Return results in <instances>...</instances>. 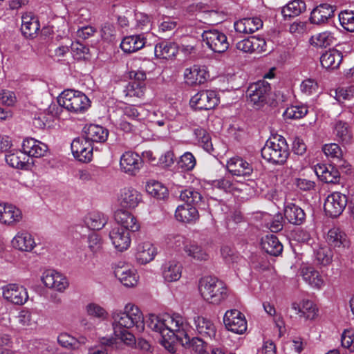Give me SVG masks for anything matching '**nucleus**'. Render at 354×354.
Here are the masks:
<instances>
[{"instance_id":"18","label":"nucleus","mask_w":354,"mask_h":354,"mask_svg":"<svg viewBox=\"0 0 354 354\" xmlns=\"http://www.w3.org/2000/svg\"><path fill=\"white\" fill-rule=\"evenodd\" d=\"M22 150L26 156L41 158L47 153L48 147L46 144L39 140L28 138L23 141Z\"/></svg>"},{"instance_id":"8","label":"nucleus","mask_w":354,"mask_h":354,"mask_svg":"<svg viewBox=\"0 0 354 354\" xmlns=\"http://www.w3.org/2000/svg\"><path fill=\"white\" fill-rule=\"evenodd\" d=\"M348 202L347 196L339 192H335L326 198L324 208L326 214L332 218L340 216L345 209Z\"/></svg>"},{"instance_id":"32","label":"nucleus","mask_w":354,"mask_h":354,"mask_svg":"<svg viewBox=\"0 0 354 354\" xmlns=\"http://www.w3.org/2000/svg\"><path fill=\"white\" fill-rule=\"evenodd\" d=\"M136 250V258L140 264L149 263L157 254L156 248L150 242H144L138 244Z\"/></svg>"},{"instance_id":"23","label":"nucleus","mask_w":354,"mask_h":354,"mask_svg":"<svg viewBox=\"0 0 354 354\" xmlns=\"http://www.w3.org/2000/svg\"><path fill=\"white\" fill-rule=\"evenodd\" d=\"M315 172L318 178L326 183H337L340 179V174L337 168L331 165H317Z\"/></svg>"},{"instance_id":"59","label":"nucleus","mask_w":354,"mask_h":354,"mask_svg":"<svg viewBox=\"0 0 354 354\" xmlns=\"http://www.w3.org/2000/svg\"><path fill=\"white\" fill-rule=\"evenodd\" d=\"M196 159L190 152H186L181 156L178 162V166L184 171H191L196 165Z\"/></svg>"},{"instance_id":"56","label":"nucleus","mask_w":354,"mask_h":354,"mask_svg":"<svg viewBox=\"0 0 354 354\" xmlns=\"http://www.w3.org/2000/svg\"><path fill=\"white\" fill-rule=\"evenodd\" d=\"M307 113L308 109L305 106H291L285 110L283 115L289 119H300L306 115Z\"/></svg>"},{"instance_id":"26","label":"nucleus","mask_w":354,"mask_h":354,"mask_svg":"<svg viewBox=\"0 0 354 354\" xmlns=\"http://www.w3.org/2000/svg\"><path fill=\"white\" fill-rule=\"evenodd\" d=\"M343 55L339 50L332 48L324 53L320 57L322 66L326 70H335L342 62Z\"/></svg>"},{"instance_id":"30","label":"nucleus","mask_w":354,"mask_h":354,"mask_svg":"<svg viewBox=\"0 0 354 354\" xmlns=\"http://www.w3.org/2000/svg\"><path fill=\"white\" fill-rule=\"evenodd\" d=\"M40 28L37 17L32 13H26L21 17V30L26 37H35Z\"/></svg>"},{"instance_id":"46","label":"nucleus","mask_w":354,"mask_h":354,"mask_svg":"<svg viewBox=\"0 0 354 354\" xmlns=\"http://www.w3.org/2000/svg\"><path fill=\"white\" fill-rule=\"evenodd\" d=\"M146 191L151 196L160 200H164L169 196L167 188L161 183L156 180L147 182Z\"/></svg>"},{"instance_id":"62","label":"nucleus","mask_w":354,"mask_h":354,"mask_svg":"<svg viewBox=\"0 0 354 354\" xmlns=\"http://www.w3.org/2000/svg\"><path fill=\"white\" fill-rule=\"evenodd\" d=\"M57 342L63 347L71 349L77 348L76 338L66 333H61L57 337Z\"/></svg>"},{"instance_id":"53","label":"nucleus","mask_w":354,"mask_h":354,"mask_svg":"<svg viewBox=\"0 0 354 354\" xmlns=\"http://www.w3.org/2000/svg\"><path fill=\"white\" fill-rule=\"evenodd\" d=\"M211 185L213 187L223 190L225 192H232L236 189L232 178L230 176L214 180Z\"/></svg>"},{"instance_id":"37","label":"nucleus","mask_w":354,"mask_h":354,"mask_svg":"<svg viewBox=\"0 0 354 354\" xmlns=\"http://www.w3.org/2000/svg\"><path fill=\"white\" fill-rule=\"evenodd\" d=\"M175 217L180 222L191 223L196 221L199 218V214L196 207L186 204L178 206Z\"/></svg>"},{"instance_id":"28","label":"nucleus","mask_w":354,"mask_h":354,"mask_svg":"<svg viewBox=\"0 0 354 354\" xmlns=\"http://www.w3.org/2000/svg\"><path fill=\"white\" fill-rule=\"evenodd\" d=\"M187 328L188 325L184 322L181 332H179L180 333L177 335V337L180 339V344L199 353L206 346L205 342L200 338L190 337L187 332Z\"/></svg>"},{"instance_id":"61","label":"nucleus","mask_w":354,"mask_h":354,"mask_svg":"<svg viewBox=\"0 0 354 354\" xmlns=\"http://www.w3.org/2000/svg\"><path fill=\"white\" fill-rule=\"evenodd\" d=\"M165 240L167 245L169 248H174L176 250L180 248L183 245L184 246L186 244L184 236L180 234H168Z\"/></svg>"},{"instance_id":"5","label":"nucleus","mask_w":354,"mask_h":354,"mask_svg":"<svg viewBox=\"0 0 354 354\" xmlns=\"http://www.w3.org/2000/svg\"><path fill=\"white\" fill-rule=\"evenodd\" d=\"M146 323L149 328L158 332L162 336L164 333L168 335V333H171V330L176 331L178 327H183L184 319L178 315L171 317L167 315L161 318L155 315H149Z\"/></svg>"},{"instance_id":"19","label":"nucleus","mask_w":354,"mask_h":354,"mask_svg":"<svg viewBox=\"0 0 354 354\" xmlns=\"http://www.w3.org/2000/svg\"><path fill=\"white\" fill-rule=\"evenodd\" d=\"M42 281L46 287L59 292L64 291L68 286L66 278L55 270L46 271Z\"/></svg>"},{"instance_id":"33","label":"nucleus","mask_w":354,"mask_h":354,"mask_svg":"<svg viewBox=\"0 0 354 354\" xmlns=\"http://www.w3.org/2000/svg\"><path fill=\"white\" fill-rule=\"evenodd\" d=\"M184 77L185 82L188 85H199L206 81L207 73L205 70L201 68L198 66L194 65L185 70Z\"/></svg>"},{"instance_id":"6","label":"nucleus","mask_w":354,"mask_h":354,"mask_svg":"<svg viewBox=\"0 0 354 354\" xmlns=\"http://www.w3.org/2000/svg\"><path fill=\"white\" fill-rule=\"evenodd\" d=\"M270 91V84L264 80L252 83L247 90L248 101L260 107L266 103Z\"/></svg>"},{"instance_id":"57","label":"nucleus","mask_w":354,"mask_h":354,"mask_svg":"<svg viewBox=\"0 0 354 354\" xmlns=\"http://www.w3.org/2000/svg\"><path fill=\"white\" fill-rule=\"evenodd\" d=\"M322 151L328 158H336L341 160L343 155L342 150L337 143L325 144Z\"/></svg>"},{"instance_id":"63","label":"nucleus","mask_w":354,"mask_h":354,"mask_svg":"<svg viewBox=\"0 0 354 354\" xmlns=\"http://www.w3.org/2000/svg\"><path fill=\"white\" fill-rule=\"evenodd\" d=\"M300 88L303 93L306 95H310L317 91L318 84L315 80L307 79L301 82Z\"/></svg>"},{"instance_id":"47","label":"nucleus","mask_w":354,"mask_h":354,"mask_svg":"<svg viewBox=\"0 0 354 354\" xmlns=\"http://www.w3.org/2000/svg\"><path fill=\"white\" fill-rule=\"evenodd\" d=\"M303 279L313 288H320L324 285V280L318 271L312 267L304 268L301 270Z\"/></svg>"},{"instance_id":"39","label":"nucleus","mask_w":354,"mask_h":354,"mask_svg":"<svg viewBox=\"0 0 354 354\" xmlns=\"http://www.w3.org/2000/svg\"><path fill=\"white\" fill-rule=\"evenodd\" d=\"M5 160L6 162L13 168L26 169L28 166V158L23 150H13L9 151L6 155Z\"/></svg>"},{"instance_id":"52","label":"nucleus","mask_w":354,"mask_h":354,"mask_svg":"<svg viewBox=\"0 0 354 354\" xmlns=\"http://www.w3.org/2000/svg\"><path fill=\"white\" fill-rule=\"evenodd\" d=\"M333 37L329 32H323L313 35L310 39V44L319 48H326L332 44Z\"/></svg>"},{"instance_id":"24","label":"nucleus","mask_w":354,"mask_h":354,"mask_svg":"<svg viewBox=\"0 0 354 354\" xmlns=\"http://www.w3.org/2000/svg\"><path fill=\"white\" fill-rule=\"evenodd\" d=\"M22 218V214L16 207L0 203V223L6 225H12L19 222Z\"/></svg>"},{"instance_id":"60","label":"nucleus","mask_w":354,"mask_h":354,"mask_svg":"<svg viewBox=\"0 0 354 354\" xmlns=\"http://www.w3.org/2000/svg\"><path fill=\"white\" fill-rule=\"evenodd\" d=\"M221 256L228 264L238 262L241 259L239 254L229 246H223L221 249Z\"/></svg>"},{"instance_id":"49","label":"nucleus","mask_w":354,"mask_h":354,"mask_svg":"<svg viewBox=\"0 0 354 354\" xmlns=\"http://www.w3.org/2000/svg\"><path fill=\"white\" fill-rule=\"evenodd\" d=\"M183 327H178L176 331L171 330V333H164L163 335L160 336L159 342L169 352L174 353L176 351L175 342L180 343V339L177 337L179 332H181Z\"/></svg>"},{"instance_id":"1","label":"nucleus","mask_w":354,"mask_h":354,"mask_svg":"<svg viewBox=\"0 0 354 354\" xmlns=\"http://www.w3.org/2000/svg\"><path fill=\"white\" fill-rule=\"evenodd\" d=\"M112 326L114 333L135 328L141 333L145 329L144 317L140 310L133 304H128L124 310H115L111 313Z\"/></svg>"},{"instance_id":"42","label":"nucleus","mask_w":354,"mask_h":354,"mask_svg":"<svg viewBox=\"0 0 354 354\" xmlns=\"http://www.w3.org/2000/svg\"><path fill=\"white\" fill-rule=\"evenodd\" d=\"M262 249L272 256H279L283 251V245L273 234L267 235L261 240Z\"/></svg>"},{"instance_id":"17","label":"nucleus","mask_w":354,"mask_h":354,"mask_svg":"<svg viewBox=\"0 0 354 354\" xmlns=\"http://www.w3.org/2000/svg\"><path fill=\"white\" fill-rule=\"evenodd\" d=\"M333 134L335 140L343 146L351 145L353 139V133L350 124L343 120H337L333 127Z\"/></svg>"},{"instance_id":"11","label":"nucleus","mask_w":354,"mask_h":354,"mask_svg":"<svg viewBox=\"0 0 354 354\" xmlns=\"http://www.w3.org/2000/svg\"><path fill=\"white\" fill-rule=\"evenodd\" d=\"M326 240L330 247L340 254L348 250L351 244L346 233L337 227H333L328 230Z\"/></svg>"},{"instance_id":"14","label":"nucleus","mask_w":354,"mask_h":354,"mask_svg":"<svg viewBox=\"0 0 354 354\" xmlns=\"http://www.w3.org/2000/svg\"><path fill=\"white\" fill-rule=\"evenodd\" d=\"M142 166V159L136 153L126 151L120 157V167L122 171L131 176H135Z\"/></svg>"},{"instance_id":"27","label":"nucleus","mask_w":354,"mask_h":354,"mask_svg":"<svg viewBox=\"0 0 354 354\" xmlns=\"http://www.w3.org/2000/svg\"><path fill=\"white\" fill-rule=\"evenodd\" d=\"M12 246L19 250L30 252L36 246L32 234L27 231H20L12 240Z\"/></svg>"},{"instance_id":"51","label":"nucleus","mask_w":354,"mask_h":354,"mask_svg":"<svg viewBox=\"0 0 354 354\" xmlns=\"http://www.w3.org/2000/svg\"><path fill=\"white\" fill-rule=\"evenodd\" d=\"M333 252L330 248L320 247L315 251V261L323 266H328L333 261Z\"/></svg>"},{"instance_id":"21","label":"nucleus","mask_w":354,"mask_h":354,"mask_svg":"<svg viewBox=\"0 0 354 354\" xmlns=\"http://www.w3.org/2000/svg\"><path fill=\"white\" fill-rule=\"evenodd\" d=\"M227 168L232 175L249 176L253 171L252 166L239 157L232 158L227 161Z\"/></svg>"},{"instance_id":"64","label":"nucleus","mask_w":354,"mask_h":354,"mask_svg":"<svg viewBox=\"0 0 354 354\" xmlns=\"http://www.w3.org/2000/svg\"><path fill=\"white\" fill-rule=\"evenodd\" d=\"M114 334L127 346H132L136 344V339L134 335L130 333L128 329L122 330L121 332L114 333Z\"/></svg>"},{"instance_id":"38","label":"nucleus","mask_w":354,"mask_h":354,"mask_svg":"<svg viewBox=\"0 0 354 354\" xmlns=\"http://www.w3.org/2000/svg\"><path fill=\"white\" fill-rule=\"evenodd\" d=\"M178 47L176 44L171 41H163L155 46L154 53L157 58L171 59L178 53Z\"/></svg>"},{"instance_id":"40","label":"nucleus","mask_w":354,"mask_h":354,"mask_svg":"<svg viewBox=\"0 0 354 354\" xmlns=\"http://www.w3.org/2000/svg\"><path fill=\"white\" fill-rule=\"evenodd\" d=\"M145 44L144 37L138 35H131L124 37L121 44V49L127 53H132L142 48Z\"/></svg>"},{"instance_id":"4","label":"nucleus","mask_w":354,"mask_h":354,"mask_svg":"<svg viewBox=\"0 0 354 354\" xmlns=\"http://www.w3.org/2000/svg\"><path fill=\"white\" fill-rule=\"evenodd\" d=\"M58 104L67 111L82 113L91 106L90 100L82 92L73 90H64L57 97Z\"/></svg>"},{"instance_id":"31","label":"nucleus","mask_w":354,"mask_h":354,"mask_svg":"<svg viewBox=\"0 0 354 354\" xmlns=\"http://www.w3.org/2000/svg\"><path fill=\"white\" fill-rule=\"evenodd\" d=\"M84 138L91 144L92 142L103 143L108 138L109 131L100 125L90 124L84 128Z\"/></svg>"},{"instance_id":"9","label":"nucleus","mask_w":354,"mask_h":354,"mask_svg":"<svg viewBox=\"0 0 354 354\" xmlns=\"http://www.w3.org/2000/svg\"><path fill=\"white\" fill-rule=\"evenodd\" d=\"M223 322L226 328L234 333L243 334L247 330L245 317L236 309L227 310L223 317Z\"/></svg>"},{"instance_id":"58","label":"nucleus","mask_w":354,"mask_h":354,"mask_svg":"<svg viewBox=\"0 0 354 354\" xmlns=\"http://www.w3.org/2000/svg\"><path fill=\"white\" fill-rule=\"evenodd\" d=\"M86 310L89 316L104 319L107 317L108 313L106 310L95 303H90L86 306Z\"/></svg>"},{"instance_id":"48","label":"nucleus","mask_w":354,"mask_h":354,"mask_svg":"<svg viewBox=\"0 0 354 354\" xmlns=\"http://www.w3.org/2000/svg\"><path fill=\"white\" fill-rule=\"evenodd\" d=\"M106 223L107 217L101 212H91L85 218V223L93 230H101Z\"/></svg>"},{"instance_id":"12","label":"nucleus","mask_w":354,"mask_h":354,"mask_svg":"<svg viewBox=\"0 0 354 354\" xmlns=\"http://www.w3.org/2000/svg\"><path fill=\"white\" fill-rule=\"evenodd\" d=\"M118 201L122 208L133 209L142 201V196L136 189L132 187H125L120 189Z\"/></svg>"},{"instance_id":"20","label":"nucleus","mask_w":354,"mask_h":354,"mask_svg":"<svg viewBox=\"0 0 354 354\" xmlns=\"http://www.w3.org/2000/svg\"><path fill=\"white\" fill-rule=\"evenodd\" d=\"M114 219L121 225L120 227L127 229L128 231L137 232L140 229L136 218L127 209L121 208L115 211Z\"/></svg>"},{"instance_id":"54","label":"nucleus","mask_w":354,"mask_h":354,"mask_svg":"<svg viewBox=\"0 0 354 354\" xmlns=\"http://www.w3.org/2000/svg\"><path fill=\"white\" fill-rule=\"evenodd\" d=\"M339 19L345 30L354 32V11H342L339 15Z\"/></svg>"},{"instance_id":"3","label":"nucleus","mask_w":354,"mask_h":354,"mask_svg":"<svg viewBox=\"0 0 354 354\" xmlns=\"http://www.w3.org/2000/svg\"><path fill=\"white\" fill-rule=\"evenodd\" d=\"M261 152L262 158L273 165H283L289 156L288 145L282 136L268 140Z\"/></svg>"},{"instance_id":"36","label":"nucleus","mask_w":354,"mask_h":354,"mask_svg":"<svg viewBox=\"0 0 354 354\" xmlns=\"http://www.w3.org/2000/svg\"><path fill=\"white\" fill-rule=\"evenodd\" d=\"M284 216L290 223L301 225L305 221L306 214L299 206L290 203L285 206Z\"/></svg>"},{"instance_id":"35","label":"nucleus","mask_w":354,"mask_h":354,"mask_svg":"<svg viewBox=\"0 0 354 354\" xmlns=\"http://www.w3.org/2000/svg\"><path fill=\"white\" fill-rule=\"evenodd\" d=\"M183 250L187 257L193 261H205L209 259V254L206 250L195 241L186 243L184 245Z\"/></svg>"},{"instance_id":"15","label":"nucleus","mask_w":354,"mask_h":354,"mask_svg":"<svg viewBox=\"0 0 354 354\" xmlns=\"http://www.w3.org/2000/svg\"><path fill=\"white\" fill-rule=\"evenodd\" d=\"M109 238L118 252H124L130 247V232L127 229L119 226L114 227L109 232Z\"/></svg>"},{"instance_id":"22","label":"nucleus","mask_w":354,"mask_h":354,"mask_svg":"<svg viewBox=\"0 0 354 354\" xmlns=\"http://www.w3.org/2000/svg\"><path fill=\"white\" fill-rule=\"evenodd\" d=\"M334 8L327 3H322L315 8L310 13V21L313 24H322L334 15Z\"/></svg>"},{"instance_id":"10","label":"nucleus","mask_w":354,"mask_h":354,"mask_svg":"<svg viewBox=\"0 0 354 354\" xmlns=\"http://www.w3.org/2000/svg\"><path fill=\"white\" fill-rule=\"evenodd\" d=\"M219 102V97L214 91H201L194 95L190 100L192 106L200 110H210Z\"/></svg>"},{"instance_id":"43","label":"nucleus","mask_w":354,"mask_h":354,"mask_svg":"<svg viewBox=\"0 0 354 354\" xmlns=\"http://www.w3.org/2000/svg\"><path fill=\"white\" fill-rule=\"evenodd\" d=\"M163 278L168 282L178 281L181 277L182 266L176 261L165 263L162 267Z\"/></svg>"},{"instance_id":"29","label":"nucleus","mask_w":354,"mask_h":354,"mask_svg":"<svg viewBox=\"0 0 354 354\" xmlns=\"http://www.w3.org/2000/svg\"><path fill=\"white\" fill-rule=\"evenodd\" d=\"M114 274L126 287H133L138 283V276L136 270L129 268L127 266L115 268Z\"/></svg>"},{"instance_id":"25","label":"nucleus","mask_w":354,"mask_h":354,"mask_svg":"<svg viewBox=\"0 0 354 354\" xmlns=\"http://www.w3.org/2000/svg\"><path fill=\"white\" fill-rule=\"evenodd\" d=\"M263 26V21L259 17L243 18L234 22L236 32L242 34H252Z\"/></svg>"},{"instance_id":"45","label":"nucleus","mask_w":354,"mask_h":354,"mask_svg":"<svg viewBox=\"0 0 354 354\" xmlns=\"http://www.w3.org/2000/svg\"><path fill=\"white\" fill-rule=\"evenodd\" d=\"M194 324L197 331L201 335L209 338L215 337L216 328L210 320L201 316H197L194 317Z\"/></svg>"},{"instance_id":"50","label":"nucleus","mask_w":354,"mask_h":354,"mask_svg":"<svg viewBox=\"0 0 354 354\" xmlns=\"http://www.w3.org/2000/svg\"><path fill=\"white\" fill-rule=\"evenodd\" d=\"M88 248L93 257L97 256L103 252V241L101 236L93 232L87 239Z\"/></svg>"},{"instance_id":"44","label":"nucleus","mask_w":354,"mask_h":354,"mask_svg":"<svg viewBox=\"0 0 354 354\" xmlns=\"http://www.w3.org/2000/svg\"><path fill=\"white\" fill-rule=\"evenodd\" d=\"M306 9V5L302 0H293L281 9V15L285 19L299 16Z\"/></svg>"},{"instance_id":"7","label":"nucleus","mask_w":354,"mask_h":354,"mask_svg":"<svg viewBox=\"0 0 354 354\" xmlns=\"http://www.w3.org/2000/svg\"><path fill=\"white\" fill-rule=\"evenodd\" d=\"M202 38L207 47L216 53L225 52L230 46L227 36L216 29L204 30Z\"/></svg>"},{"instance_id":"55","label":"nucleus","mask_w":354,"mask_h":354,"mask_svg":"<svg viewBox=\"0 0 354 354\" xmlns=\"http://www.w3.org/2000/svg\"><path fill=\"white\" fill-rule=\"evenodd\" d=\"M145 84L136 83L135 81L129 82L124 90L126 96L142 97L145 94Z\"/></svg>"},{"instance_id":"13","label":"nucleus","mask_w":354,"mask_h":354,"mask_svg":"<svg viewBox=\"0 0 354 354\" xmlns=\"http://www.w3.org/2000/svg\"><path fill=\"white\" fill-rule=\"evenodd\" d=\"M73 156L79 161L87 162L91 160L93 147L85 138H76L71 145Z\"/></svg>"},{"instance_id":"34","label":"nucleus","mask_w":354,"mask_h":354,"mask_svg":"<svg viewBox=\"0 0 354 354\" xmlns=\"http://www.w3.org/2000/svg\"><path fill=\"white\" fill-rule=\"evenodd\" d=\"M292 308L301 317L306 319H313L317 315V308L314 303L308 299L303 300L301 304L294 302L292 304Z\"/></svg>"},{"instance_id":"2","label":"nucleus","mask_w":354,"mask_h":354,"mask_svg":"<svg viewBox=\"0 0 354 354\" xmlns=\"http://www.w3.org/2000/svg\"><path fill=\"white\" fill-rule=\"evenodd\" d=\"M199 291L202 297L209 304L221 305L230 295L223 281L216 277H205L199 281Z\"/></svg>"},{"instance_id":"16","label":"nucleus","mask_w":354,"mask_h":354,"mask_svg":"<svg viewBox=\"0 0 354 354\" xmlns=\"http://www.w3.org/2000/svg\"><path fill=\"white\" fill-rule=\"evenodd\" d=\"M3 296L7 301L17 305L24 304L28 299L26 289L15 283L8 284L3 288Z\"/></svg>"},{"instance_id":"41","label":"nucleus","mask_w":354,"mask_h":354,"mask_svg":"<svg viewBox=\"0 0 354 354\" xmlns=\"http://www.w3.org/2000/svg\"><path fill=\"white\" fill-rule=\"evenodd\" d=\"M180 199L187 205L198 207L203 202V197L201 192L193 187H189L181 190L179 195Z\"/></svg>"}]
</instances>
